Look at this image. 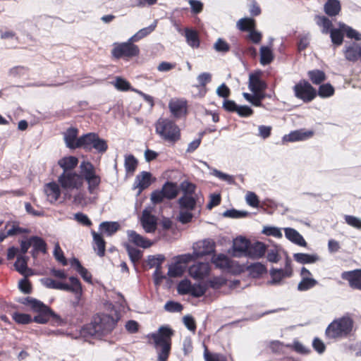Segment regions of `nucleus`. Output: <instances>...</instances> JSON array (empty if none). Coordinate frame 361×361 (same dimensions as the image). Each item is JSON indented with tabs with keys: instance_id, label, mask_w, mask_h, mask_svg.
<instances>
[{
	"instance_id": "63",
	"label": "nucleus",
	"mask_w": 361,
	"mask_h": 361,
	"mask_svg": "<svg viewBox=\"0 0 361 361\" xmlns=\"http://www.w3.org/2000/svg\"><path fill=\"white\" fill-rule=\"evenodd\" d=\"M345 220L350 226L361 230V219L354 216L345 215Z\"/></svg>"
},
{
	"instance_id": "44",
	"label": "nucleus",
	"mask_w": 361,
	"mask_h": 361,
	"mask_svg": "<svg viewBox=\"0 0 361 361\" xmlns=\"http://www.w3.org/2000/svg\"><path fill=\"white\" fill-rule=\"evenodd\" d=\"M316 18L317 19V24L319 26L322 27V33L327 34V33L330 32V31L331 30V27H332L331 21L327 17L324 16H317Z\"/></svg>"
},
{
	"instance_id": "55",
	"label": "nucleus",
	"mask_w": 361,
	"mask_h": 361,
	"mask_svg": "<svg viewBox=\"0 0 361 361\" xmlns=\"http://www.w3.org/2000/svg\"><path fill=\"white\" fill-rule=\"evenodd\" d=\"M340 28L344 30L346 33V36L350 39H355L356 40L361 39V34L357 32L355 30L350 27L345 25V24H340Z\"/></svg>"
},
{
	"instance_id": "7",
	"label": "nucleus",
	"mask_w": 361,
	"mask_h": 361,
	"mask_svg": "<svg viewBox=\"0 0 361 361\" xmlns=\"http://www.w3.org/2000/svg\"><path fill=\"white\" fill-rule=\"evenodd\" d=\"M140 49L135 44L130 43H115L111 50L112 56L118 59L121 58H132L139 54Z\"/></svg>"
},
{
	"instance_id": "22",
	"label": "nucleus",
	"mask_w": 361,
	"mask_h": 361,
	"mask_svg": "<svg viewBox=\"0 0 361 361\" xmlns=\"http://www.w3.org/2000/svg\"><path fill=\"white\" fill-rule=\"evenodd\" d=\"M312 135V131H304L303 130H298L293 131L288 135H286L283 137V140L287 142L303 140L310 137Z\"/></svg>"
},
{
	"instance_id": "11",
	"label": "nucleus",
	"mask_w": 361,
	"mask_h": 361,
	"mask_svg": "<svg viewBox=\"0 0 361 361\" xmlns=\"http://www.w3.org/2000/svg\"><path fill=\"white\" fill-rule=\"evenodd\" d=\"M39 307L35 309L33 311L37 312L38 314L34 317L32 321L38 324H46L49 320L50 317H52L55 321L58 322L60 319L59 315L52 311L51 308L44 305L42 302V306L38 305Z\"/></svg>"
},
{
	"instance_id": "27",
	"label": "nucleus",
	"mask_w": 361,
	"mask_h": 361,
	"mask_svg": "<svg viewBox=\"0 0 361 361\" xmlns=\"http://www.w3.org/2000/svg\"><path fill=\"white\" fill-rule=\"evenodd\" d=\"M212 262L217 268L221 269H229L232 267V261L224 254L214 256Z\"/></svg>"
},
{
	"instance_id": "16",
	"label": "nucleus",
	"mask_w": 361,
	"mask_h": 361,
	"mask_svg": "<svg viewBox=\"0 0 361 361\" xmlns=\"http://www.w3.org/2000/svg\"><path fill=\"white\" fill-rule=\"evenodd\" d=\"M78 130L75 128H69L64 134V140L66 146L71 149L82 147L79 145V138H77Z\"/></svg>"
},
{
	"instance_id": "17",
	"label": "nucleus",
	"mask_w": 361,
	"mask_h": 361,
	"mask_svg": "<svg viewBox=\"0 0 361 361\" xmlns=\"http://www.w3.org/2000/svg\"><path fill=\"white\" fill-rule=\"evenodd\" d=\"M266 252V246L263 243L255 242L250 243L248 247L247 256L252 259L262 257Z\"/></svg>"
},
{
	"instance_id": "53",
	"label": "nucleus",
	"mask_w": 361,
	"mask_h": 361,
	"mask_svg": "<svg viewBox=\"0 0 361 361\" xmlns=\"http://www.w3.org/2000/svg\"><path fill=\"white\" fill-rule=\"evenodd\" d=\"M247 214H248L247 212L239 211V210H236L235 209L226 210L223 213V216L224 217H228V218H232V219H239V218L245 217Z\"/></svg>"
},
{
	"instance_id": "5",
	"label": "nucleus",
	"mask_w": 361,
	"mask_h": 361,
	"mask_svg": "<svg viewBox=\"0 0 361 361\" xmlns=\"http://www.w3.org/2000/svg\"><path fill=\"white\" fill-rule=\"evenodd\" d=\"M353 320L346 317L331 322L326 330V334L329 338H337L347 336L352 330Z\"/></svg>"
},
{
	"instance_id": "41",
	"label": "nucleus",
	"mask_w": 361,
	"mask_h": 361,
	"mask_svg": "<svg viewBox=\"0 0 361 361\" xmlns=\"http://www.w3.org/2000/svg\"><path fill=\"white\" fill-rule=\"evenodd\" d=\"M307 75L312 83L315 85H319L326 80L324 72L320 70L310 71Z\"/></svg>"
},
{
	"instance_id": "37",
	"label": "nucleus",
	"mask_w": 361,
	"mask_h": 361,
	"mask_svg": "<svg viewBox=\"0 0 361 361\" xmlns=\"http://www.w3.org/2000/svg\"><path fill=\"white\" fill-rule=\"evenodd\" d=\"M28 257L23 255H17L16 262L14 263V267L17 271L20 274H25V271L28 269L27 261Z\"/></svg>"
},
{
	"instance_id": "49",
	"label": "nucleus",
	"mask_w": 361,
	"mask_h": 361,
	"mask_svg": "<svg viewBox=\"0 0 361 361\" xmlns=\"http://www.w3.org/2000/svg\"><path fill=\"white\" fill-rule=\"evenodd\" d=\"M330 37L334 44L339 46L343 43V34L339 29H331Z\"/></svg>"
},
{
	"instance_id": "20",
	"label": "nucleus",
	"mask_w": 361,
	"mask_h": 361,
	"mask_svg": "<svg viewBox=\"0 0 361 361\" xmlns=\"http://www.w3.org/2000/svg\"><path fill=\"white\" fill-rule=\"evenodd\" d=\"M128 240L137 246L142 248H148L152 245L150 240L145 238L134 231H128Z\"/></svg>"
},
{
	"instance_id": "48",
	"label": "nucleus",
	"mask_w": 361,
	"mask_h": 361,
	"mask_svg": "<svg viewBox=\"0 0 361 361\" xmlns=\"http://www.w3.org/2000/svg\"><path fill=\"white\" fill-rule=\"evenodd\" d=\"M185 270V267L177 262L173 265H170L169 267L168 275L170 277H178L183 275Z\"/></svg>"
},
{
	"instance_id": "14",
	"label": "nucleus",
	"mask_w": 361,
	"mask_h": 361,
	"mask_svg": "<svg viewBox=\"0 0 361 361\" xmlns=\"http://www.w3.org/2000/svg\"><path fill=\"white\" fill-rule=\"evenodd\" d=\"M250 243V242L244 237L240 236L236 238L233 243V255L236 257L247 256Z\"/></svg>"
},
{
	"instance_id": "51",
	"label": "nucleus",
	"mask_w": 361,
	"mask_h": 361,
	"mask_svg": "<svg viewBox=\"0 0 361 361\" xmlns=\"http://www.w3.org/2000/svg\"><path fill=\"white\" fill-rule=\"evenodd\" d=\"M192 284L188 279L182 280L179 282L177 287L178 293L180 295L190 294L191 290Z\"/></svg>"
},
{
	"instance_id": "9",
	"label": "nucleus",
	"mask_w": 361,
	"mask_h": 361,
	"mask_svg": "<svg viewBox=\"0 0 361 361\" xmlns=\"http://www.w3.org/2000/svg\"><path fill=\"white\" fill-rule=\"evenodd\" d=\"M293 90L295 96L305 102H310L316 97L315 89L306 80H300L297 83Z\"/></svg>"
},
{
	"instance_id": "43",
	"label": "nucleus",
	"mask_w": 361,
	"mask_h": 361,
	"mask_svg": "<svg viewBox=\"0 0 361 361\" xmlns=\"http://www.w3.org/2000/svg\"><path fill=\"white\" fill-rule=\"evenodd\" d=\"M99 227L106 233L108 235H111L118 230L119 224L115 221H104L100 224Z\"/></svg>"
},
{
	"instance_id": "6",
	"label": "nucleus",
	"mask_w": 361,
	"mask_h": 361,
	"mask_svg": "<svg viewBox=\"0 0 361 361\" xmlns=\"http://www.w3.org/2000/svg\"><path fill=\"white\" fill-rule=\"evenodd\" d=\"M80 169L82 180H86L88 184V190L92 194L100 184V177L96 174L94 166L89 161H82Z\"/></svg>"
},
{
	"instance_id": "59",
	"label": "nucleus",
	"mask_w": 361,
	"mask_h": 361,
	"mask_svg": "<svg viewBox=\"0 0 361 361\" xmlns=\"http://www.w3.org/2000/svg\"><path fill=\"white\" fill-rule=\"evenodd\" d=\"M214 49L218 52H228L230 49L229 44L223 39L219 38L214 44Z\"/></svg>"
},
{
	"instance_id": "26",
	"label": "nucleus",
	"mask_w": 361,
	"mask_h": 361,
	"mask_svg": "<svg viewBox=\"0 0 361 361\" xmlns=\"http://www.w3.org/2000/svg\"><path fill=\"white\" fill-rule=\"evenodd\" d=\"M341 9V6L338 0H328L324 6L325 13L330 17L337 16Z\"/></svg>"
},
{
	"instance_id": "3",
	"label": "nucleus",
	"mask_w": 361,
	"mask_h": 361,
	"mask_svg": "<svg viewBox=\"0 0 361 361\" xmlns=\"http://www.w3.org/2000/svg\"><path fill=\"white\" fill-rule=\"evenodd\" d=\"M156 132L163 139L176 142L180 138V130L174 122L166 118H159L156 124Z\"/></svg>"
},
{
	"instance_id": "64",
	"label": "nucleus",
	"mask_w": 361,
	"mask_h": 361,
	"mask_svg": "<svg viewBox=\"0 0 361 361\" xmlns=\"http://www.w3.org/2000/svg\"><path fill=\"white\" fill-rule=\"evenodd\" d=\"M262 233L267 235H271L276 238H281L282 236L281 230L276 227H264L262 231Z\"/></svg>"
},
{
	"instance_id": "62",
	"label": "nucleus",
	"mask_w": 361,
	"mask_h": 361,
	"mask_svg": "<svg viewBox=\"0 0 361 361\" xmlns=\"http://www.w3.org/2000/svg\"><path fill=\"white\" fill-rule=\"evenodd\" d=\"M196 186L190 182L183 181L180 184V189L184 192V195H192L195 193Z\"/></svg>"
},
{
	"instance_id": "38",
	"label": "nucleus",
	"mask_w": 361,
	"mask_h": 361,
	"mask_svg": "<svg viewBox=\"0 0 361 361\" xmlns=\"http://www.w3.org/2000/svg\"><path fill=\"white\" fill-rule=\"evenodd\" d=\"M125 247L126 249V251L128 252V255L130 257V261L134 264L137 263L140 260V259L142 256V251H140V250H138L128 244L125 245Z\"/></svg>"
},
{
	"instance_id": "36",
	"label": "nucleus",
	"mask_w": 361,
	"mask_h": 361,
	"mask_svg": "<svg viewBox=\"0 0 361 361\" xmlns=\"http://www.w3.org/2000/svg\"><path fill=\"white\" fill-rule=\"evenodd\" d=\"M237 27L241 31L249 32L252 29H255L256 27L255 20L250 18H240L237 22Z\"/></svg>"
},
{
	"instance_id": "39",
	"label": "nucleus",
	"mask_w": 361,
	"mask_h": 361,
	"mask_svg": "<svg viewBox=\"0 0 361 361\" xmlns=\"http://www.w3.org/2000/svg\"><path fill=\"white\" fill-rule=\"evenodd\" d=\"M274 59L271 50L267 47L260 48V63L263 66L269 64Z\"/></svg>"
},
{
	"instance_id": "23",
	"label": "nucleus",
	"mask_w": 361,
	"mask_h": 361,
	"mask_svg": "<svg viewBox=\"0 0 361 361\" xmlns=\"http://www.w3.org/2000/svg\"><path fill=\"white\" fill-rule=\"evenodd\" d=\"M151 177V173L147 171H142L136 176L135 187L139 188V193L150 185Z\"/></svg>"
},
{
	"instance_id": "15",
	"label": "nucleus",
	"mask_w": 361,
	"mask_h": 361,
	"mask_svg": "<svg viewBox=\"0 0 361 361\" xmlns=\"http://www.w3.org/2000/svg\"><path fill=\"white\" fill-rule=\"evenodd\" d=\"M269 274L271 277V280L268 281L269 285H279L283 279L291 276V272L288 269L283 270V269L272 268L270 269Z\"/></svg>"
},
{
	"instance_id": "54",
	"label": "nucleus",
	"mask_w": 361,
	"mask_h": 361,
	"mask_svg": "<svg viewBox=\"0 0 361 361\" xmlns=\"http://www.w3.org/2000/svg\"><path fill=\"white\" fill-rule=\"evenodd\" d=\"M334 93V88L329 83H326V84L320 85V87L319 88V91H318V94L321 97H328L333 95Z\"/></svg>"
},
{
	"instance_id": "40",
	"label": "nucleus",
	"mask_w": 361,
	"mask_h": 361,
	"mask_svg": "<svg viewBox=\"0 0 361 361\" xmlns=\"http://www.w3.org/2000/svg\"><path fill=\"white\" fill-rule=\"evenodd\" d=\"M30 240L31 246L33 247L34 250L42 252L44 254L47 253V243L42 238L31 236Z\"/></svg>"
},
{
	"instance_id": "1",
	"label": "nucleus",
	"mask_w": 361,
	"mask_h": 361,
	"mask_svg": "<svg viewBox=\"0 0 361 361\" xmlns=\"http://www.w3.org/2000/svg\"><path fill=\"white\" fill-rule=\"evenodd\" d=\"M116 320L109 314H102L95 315L90 324L83 329L84 333L90 336L101 338L109 334L115 327Z\"/></svg>"
},
{
	"instance_id": "42",
	"label": "nucleus",
	"mask_w": 361,
	"mask_h": 361,
	"mask_svg": "<svg viewBox=\"0 0 361 361\" xmlns=\"http://www.w3.org/2000/svg\"><path fill=\"white\" fill-rule=\"evenodd\" d=\"M317 284V281L312 278L305 277L302 278L300 282L298 285V290L300 291H305Z\"/></svg>"
},
{
	"instance_id": "13",
	"label": "nucleus",
	"mask_w": 361,
	"mask_h": 361,
	"mask_svg": "<svg viewBox=\"0 0 361 361\" xmlns=\"http://www.w3.org/2000/svg\"><path fill=\"white\" fill-rule=\"evenodd\" d=\"M341 278L348 281L352 288L361 290V269L344 271L341 274Z\"/></svg>"
},
{
	"instance_id": "24",
	"label": "nucleus",
	"mask_w": 361,
	"mask_h": 361,
	"mask_svg": "<svg viewBox=\"0 0 361 361\" xmlns=\"http://www.w3.org/2000/svg\"><path fill=\"white\" fill-rule=\"evenodd\" d=\"M78 164V159L75 157L70 156L63 157L59 160L58 164L63 170V173L73 172V170L76 167Z\"/></svg>"
},
{
	"instance_id": "18",
	"label": "nucleus",
	"mask_w": 361,
	"mask_h": 361,
	"mask_svg": "<svg viewBox=\"0 0 361 361\" xmlns=\"http://www.w3.org/2000/svg\"><path fill=\"white\" fill-rule=\"evenodd\" d=\"M171 114L176 117H180L185 114L186 102L182 99H171L169 104Z\"/></svg>"
},
{
	"instance_id": "21",
	"label": "nucleus",
	"mask_w": 361,
	"mask_h": 361,
	"mask_svg": "<svg viewBox=\"0 0 361 361\" xmlns=\"http://www.w3.org/2000/svg\"><path fill=\"white\" fill-rule=\"evenodd\" d=\"M44 192L50 202H56L61 195L59 186L55 182H51L46 184Z\"/></svg>"
},
{
	"instance_id": "45",
	"label": "nucleus",
	"mask_w": 361,
	"mask_h": 361,
	"mask_svg": "<svg viewBox=\"0 0 361 361\" xmlns=\"http://www.w3.org/2000/svg\"><path fill=\"white\" fill-rule=\"evenodd\" d=\"M124 166L127 173H133L137 168V160L132 154L125 156Z\"/></svg>"
},
{
	"instance_id": "25",
	"label": "nucleus",
	"mask_w": 361,
	"mask_h": 361,
	"mask_svg": "<svg viewBox=\"0 0 361 361\" xmlns=\"http://www.w3.org/2000/svg\"><path fill=\"white\" fill-rule=\"evenodd\" d=\"M285 235L289 240L300 246L305 247L307 245V243L303 237L294 228H285Z\"/></svg>"
},
{
	"instance_id": "10",
	"label": "nucleus",
	"mask_w": 361,
	"mask_h": 361,
	"mask_svg": "<svg viewBox=\"0 0 361 361\" xmlns=\"http://www.w3.org/2000/svg\"><path fill=\"white\" fill-rule=\"evenodd\" d=\"M193 255L195 258L209 255L215 251V243L212 239H204L195 243L193 246Z\"/></svg>"
},
{
	"instance_id": "8",
	"label": "nucleus",
	"mask_w": 361,
	"mask_h": 361,
	"mask_svg": "<svg viewBox=\"0 0 361 361\" xmlns=\"http://www.w3.org/2000/svg\"><path fill=\"white\" fill-rule=\"evenodd\" d=\"M58 181L63 189H78L82 185V173L78 174L73 171L62 173L59 176Z\"/></svg>"
},
{
	"instance_id": "33",
	"label": "nucleus",
	"mask_w": 361,
	"mask_h": 361,
	"mask_svg": "<svg viewBox=\"0 0 361 361\" xmlns=\"http://www.w3.org/2000/svg\"><path fill=\"white\" fill-rule=\"evenodd\" d=\"M165 197L169 200L175 198L178 192L177 185L171 182H166L161 189Z\"/></svg>"
},
{
	"instance_id": "50",
	"label": "nucleus",
	"mask_w": 361,
	"mask_h": 361,
	"mask_svg": "<svg viewBox=\"0 0 361 361\" xmlns=\"http://www.w3.org/2000/svg\"><path fill=\"white\" fill-rule=\"evenodd\" d=\"M28 68L25 66H15L9 70V75L13 78H20L27 75Z\"/></svg>"
},
{
	"instance_id": "29",
	"label": "nucleus",
	"mask_w": 361,
	"mask_h": 361,
	"mask_svg": "<svg viewBox=\"0 0 361 361\" xmlns=\"http://www.w3.org/2000/svg\"><path fill=\"white\" fill-rule=\"evenodd\" d=\"M92 234L93 236V241L95 245L94 249L97 251V253L99 257H103L105 253L106 243L102 235L96 233L94 231H92Z\"/></svg>"
},
{
	"instance_id": "58",
	"label": "nucleus",
	"mask_w": 361,
	"mask_h": 361,
	"mask_svg": "<svg viewBox=\"0 0 361 361\" xmlns=\"http://www.w3.org/2000/svg\"><path fill=\"white\" fill-rule=\"evenodd\" d=\"M113 84L115 87L120 91H127L130 87V83L121 77H117Z\"/></svg>"
},
{
	"instance_id": "28",
	"label": "nucleus",
	"mask_w": 361,
	"mask_h": 361,
	"mask_svg": "<svg viewBox=\"0 0 361 361\" xmlns=\"http://www.w3.org/2000/svg\"><path fill=\"white\" fill-rule=\"evenodd\" d=\"M267 88L264 82L260 80L259 77L255 74H251L249 77V89L252 92L263 91Z\"/></svg>"
},
{
	"instance_id": "61",
	"label": "nucleus",
	"mask_w": 361,
	"mask_h": 361,
	"mask_svg": "<svg viewBox=\"0 0 361 361\" xmlns=\"http://www.w3.org/2000/svg\"><path fill=\"white\" fill-rule=\"evenodd\" d=\"M164 309L170 312H180L183 310V306L179 302L169 301L165 304Z\"/></svg>"
},
{
	"instance_id": "57",
	"label": "nucleus",
	"mask_w": 361,
	"mask_h": 361,
	"mask_svg": "<svg viewBox=\"0 0 361 361\" xmlns=\"http://www.w3.org/2000/svg\"><path fill=\"white\" fill-rule=\"evenodd\" d=\"M54 256L55 259L60 263H61L63 266L67 265L68 262L66 257H64L63 252L61 249L59 243H56L54 246Z\"/></svg>"
},
{
	"instance_id": "35",
	"label": "nucleus",
	"mask_w": 361,
	"mask_h": 361,
	"mask_svg": "<svg viewBox=\"0 0 361 361\" xmlns=\"http://www.w3.org/2000/svg\"><path fill=\"white\" fill-rule=\"evenodd\" d=\"M185 38L187 43L193 48H197L200 45L198 34L195 30L185 29Z\"/></svg>"
},
{
	"instance_id": "60",
	"label": "nucleus",
	"mask_w": 361,
	"mask_h": 361,
	"mask_svg": "<svg viewBox=\"0 0 361 361\" xmlns=\"http://www.w3.org/2000/svg\"><path fill=\"white\" fill-rule=\"evenodd\" d=\"M206 288L200 283H195L192 286L190 294L194 297L199 298L204 295Z\"/></svg>"
},
{
	"instance_id": "19",
	"label": "nucleus",
	"mask_w": 361,
	"mask_h": 361,
	"mask_svg": "<svg viewBox=\"0 0 361 361\" xmlns=\"http://www.w3.org/2000/svg\"><path fill=\"white\" fill-rule=\"evenodd\" d=\"M141 222L144 229L147 233L154 232L157 228L154 217L147 210H144L142 212Z\"/></svg>"
},
{
	"instance_id": "32",
	"label": "nucleus",
	"mask_w": 361,
	"mask_h": 361,
	"mask_svg": "<svg viewBox=\"0 0 361 361\" xmlns=\"http://www.w3.org/2000/svg\"><path fill=\"white\" fill-rule=\"evenodd\" d=\"M41 283L47 288L56 290H66L69 289L68 284L56 281L50 278H44L40 280Z\"/></svg>"
},
{
	"instance_id": "4",
	"label": "nucleus",
	"mask_w": 361,
	"mask_h": 361,
	"mask_svg": "<svg viewBox=\"0 0 361 361\" xmlns=\"http://www.w3.org/2000/svg\"><path fill=\"white\" fill-rule=\"evenodd\" d=\"M78 145H82L86 151L90 152L94 149L101 154L106 152L108 149L106 141L94 133H89L80 137Z\"/></svg>"
},
{
	"instance_id": "30",
	"label": "nucleus",
	"mask_w": 361,
	"mask_h": 361,
	"mask_svg": "<svg viewBox=\"0 0 361 361\" xmlns=\"http://www.w3.org/2000/svg\"><path fill=\"white\" fill-rule=\"evenodd\" d=\"M361 46L353 44L345 50V57L347 60L355 61L360 57Z\"/></svg>"
},
{
	"instance_id": "34",
	"label": "nucleus",
	"mask_w": 361,
	"mask_h": 361,
	"mask_svg": "<svg viewBox=\"0 0 361 361\" xmlns=\"http://www.w3.org/2000/svg\"><path fill=\"white\" fill-rule=\"evenodd\" d=\"M294 259L300 264L314 263L318 261L319 257L317 255H309L306 253H295L293 255Z\"/></svg>"
},
{
	"instance_id": "56",
	"label": "nucleus",
	"mask_w": 361,
	"mask_h": 361,
	"mask_svg": "<svg viewBox=\"0 0 361 361\" xmlns=\"http://www.w3.org/2000/svg\"><path fill=\"white\" fill-rule=\"evenodd\" d=\"M20 302L25 305L30 306L32 310H34L35 309L38 307H39L38 305L42 306V302H41L40 300H37L35 298H30V297H26V298H22L20 300Z\"/></svg>"
},
{
	"instance_id": "52",
	"label": "nucleus",
	"mask_w": 361,
	"mask_h": 361,
	"mask_svg": "<svg viewBox=\"0 0 361 361\" xmlns=\"http://www.w3.org/2000/svg\"><path fill=\"white\" fill-rule=\"evenodd\" d=\"M13 319L16 322L20 324H27L32 322L31 316L24 313L15 312L13 314Z\"/></svg>"
},
{
	"instance_id": "46",
	"label": "nucleus",
	"mask_w": 361,
	"mask_h": 361,
	"mask_svg": "<svg viewBox=\"0 0 361 361\" xmlns=\"http://www.w3.org/2000/svg\"><path fill=\"white\" fill-rule=\"evenodd\" d=\"M165 260V257L163 255L159 254L157 255H149L147 259V264L150 268L155 267L161 269V264Z\"/></svg>"
},
{
	"instance_id": "31",
	"label": "nucleus",
	"mask_w": 361,
	"mask_h": 361,
	"mask_svg": "<svg viewBox=\"0 0 361 361\" xmlns=\"http://www.w3.org/2000/svg\"><path fill=\"white\" fill-rule=\"evenodd\" d=\"M180 209L193 210L196 205V200L192 195H184L178 199Z\"/></svg>"
},
{
	"instance_id": "12",
	"label": "nucleus",
	"mask_w": 361,
	"mask_h": 361,
	"mask_svg": "<svg viewBox=\"0 0 361 361\" xmlns=\"http://www.w3.org/2000/svg\"><path fill=\"white\" fill-rule=\"evenodd\" d=\"M210 271V266L208 262H198L189 268V274L193 279H202L207 276Z\"/></svg>"
},
{
	"instance_id": "47",
	"label": "nucleus",
	"mask_w": 361,
	"mask_h": 361,
	"mask_svg": "<svg viewBox=\"0 0 361 361\" xmlns=\"http://www.w3.org/2000/svg\"><path fill=\"white\" fill-rule=\"evenodd\" d=\"M71 285H68L69 289L66 291L74 293L76 295H81L82 293V286L79 279L74 276L69 278Z\"/></svg>"
},
{
	"instance_id": "2",
	"label": "nucleus",
	"mask_w": 361,
	"mask_h": 361,
	"mask_svg": "<svg viewBox=\"0 0 361 361\" xmlns=\"http://www.w3.org/2000/svg\"><path fill=\"white\" fill-rule=\"evenodd\" d=\"M173 335V331L166 326L159 327L157 333L152 334L151 337L154 341L158 353V361L167 360L171 350Z\"/></svg>"
}]
</instances>
